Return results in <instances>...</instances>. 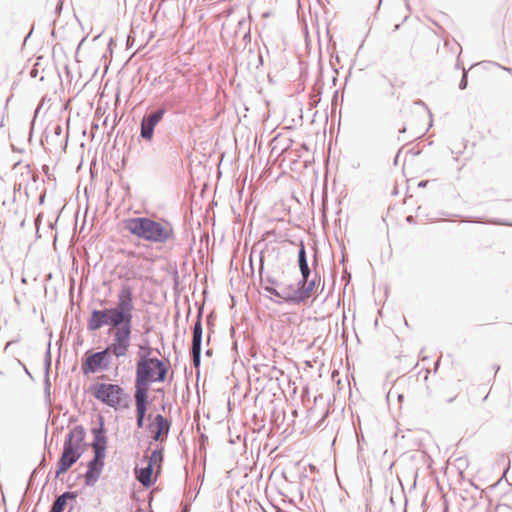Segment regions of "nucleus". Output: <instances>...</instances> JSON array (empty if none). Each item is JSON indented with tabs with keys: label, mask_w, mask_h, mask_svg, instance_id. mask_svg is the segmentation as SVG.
<instances>
[{
	"label": "nucleus",
	"mask_w": 512,
	"mask_h": 512,
	"mask_svg": "<svg viewBox=\"0 0 512 512\" xmlns=\"http://www.w3.org/2000/svg\"><path fill=\"white\" fill-rule=\"evenodd\" d=\"M468 86V71L463 68V75L459 83V88L465 90Z\"/></svg>",
	"instance_id": "obj_27"
},
{
	"label": "nucleus",
	"mask_w": 512,
	"mask_h": 512,
	"mask_svg": "<svg viewBox=\"0 0 512 512\" xmlns=\"http://www.w3.org/2000/svg\"><path fill=\"white\" fill-rule=\"evenodd\" d=\"M152 330V326L144 327V335H148Z\"/></svg>",
	"instance_id": "obj_39"
},
{
	"label": "nucleus",
	"mask_w": 512,
	"mask_h": 512,
	"mask_svg": "<svg viewBox=\"0 0 512 512\" xmlns=\"http://www.w3.org/2000/svg\"><path fill=\"white\" fill-rule=\"evenodd\" d=\"M61 133H62V127H61V125H59V124L55 125V126H54V134H55L56 136H60V135H61Z\"/></svg>",
	"instance_id": "obj_33"
},
{
	"label": "nucleus",
	"mask_w": 512,
	"mask_h": 512,
	"mask_svg": "<svg viewBox=\"0 0 512 512\" xmlns=\"http://www.w3.org/2000/svg\"><path fill=\"white\" fill-rule=\"evenodd\" d=\"M163 461V448H157L152 451L148 463H153V466L157 463L161 464Z\"/></svg>",
	"instance_id": "obj_24"
},
{
	"label": "nucleus",
	"mask_w": 512,
	"mask_h": 512,
	"mask_svg": "<svg viewBox=\"0 0 512 512\" xmlns=\"http://www.w3.org/2000/svg\"><path fill=\"white\" fill-rule=\"evenodd\" d=\"M68 139H69V134L67 133V135L65 137V146H64V148H66V146H67Z\"/></svg>",
	"instance_id": "obj_53"
},
{
	"label": "nucleus",
	"mask_w": 512,
	"mask_h": 512,
	"mask_svg": "<svg viewBox=\"0 0 512 512\" xmlns=\"http://www.w3.org/2000/svg\"><path fill=\"white\" fill-rule=\"evenodd\" d=\"M105 454L93 453V457L87 462V470L84 474V482L87 487H93L99 480L105 466Z\"/></svg>",
	"instance_id": "obj_8"
},
{
	"label": "nucleus",
	"mask_w": 512,
	"mask_h": 512,
	"mask_svg": "<svg viewBox=\"0 0 512 512\" xmlns=\"http://www.w3.org/2000/svg\"><path fill=\"white\" fill-rule=\"evenodd\" d=\"M68 505L62 494L58 495L52 503L49 512H63Z\"/></svg>",
	"instance_id": "obj_21"
},
{
	"label": "nucleus",
	"mask_w": 512,
	"mask_h": 512,
	"mask_svg": "<svg viewBox=\"0 0 512 512\" xmlns=\"http://www.w3.org/2000/svg\"><path fill=\"white\" fill-rule=\"evenodd\" d=\"M32 34V30L27 34V36L25 37L24 39V44L26 43V41L28 40V38L31 36Z\"/></svg>",
	"instance_id": "obj_50"
},
{
	"label": "nucleus",
	"mask_w": 512,
	"mask_h": 512,
	"mask_svg": "<svg viewBox=\"0 0 512 512\" xmlns=\"http://www.w3.org/2000/svg\"><path fill=\"white\" fill-rule=\"evenodd\" d=\"M113 348L107 345L100 351L88 349L81 359V370L85 376L109 370L114 356Z\"/></svg>",
	"instance_id": "obj_6"
},
{
	"label": "nucleus",
	"mask_w": 512,
	"mask_h": 512,
	"mask_svg": "<svg viewBox=\"0 0 512 512\" xmlns=\"http://www.w3.org/2000/svg\"><path fill=\"white\" fill-rule=\"evenodd\" d=\"M327 415H328V411H326L324 413V415L322 416V418L318 421V423H317L318 427H320L323 424V422H324L325 418L327 417Z\"/></svg>",
	"instance_id": "obj_36"
},
{
	"label": "nucleus",
	"mask_w": 512,
	"mask_h": 512,
	"mask_svg": "<svg viewBox=\"0 0 512 512\" xmlns=\"http://www.w3.org/2000/svg\"><path fill=\"white\" fill-rule=\"evenodd\" d=\"M32 136H33V131L31 130L29 139H31Z\"/></svg>",
	"instance_id": "obj_64"
},
{
	"label": "nucleus",
	"mask_w": 512,
	"mask_h": 512,
	"mask_svg": "<svg viewBox=\"0 0 512 512\" xmlns=\"http://www.w3.org/2000/svg\"><path fill=\"white\" fill-rule=\"evenodd\" d=\"M93 436L92 449L93 453H100L107 455L108 437L107 429L105 427V419L102 415L97 418V426L91 429Z\"/></svg>",
	"instance_id": "obj_9"
},
{
	"label": "nucleus",
	"mask_w": 512,
	"mask_h": 512,
	"mask_svg": "<svg viewBox=\"0 0 512 512\" xmlns=\"http://www.w3.org/2000/svg\"><path fill=\"white\" fill-rule=\"evenodd\" d=\"M134 290L123 283L117 293L114 306L103 309L93 308L87 320V330L94 332L108 326L113 329L112 342L114 357H126L133 337Z\"/></svg>",
	"instance_id": "obj_1"
},
{
	"label": "nucleus",
	"mask_w": 512,
	"mask_h": 512,
	"mask_svg": "<svg viewBox=\"0 0 512 512\" xmlns=\"http://www.w3.org/2000/svg\"><path fill=\"white\" fill-rule=\"evenodd\" d=\"M248 60L255 61V58H253L252 56H250V57H248Z\"/></svg>",
	"instance_id": "obj_59"
},
{
	"label": "nucleus",
	"mask_w": 512,
	"mask_h": 512,
	"mask_svg": "<svg viewBox=\"0 0 512 512\" xmlns=\"http://www.w3.org/2000/svg\"><path fill=\"white\" fill-rule=\"evenodd\" d=\"M30 75H31V77H36V75H37V70L32 69V70L30 71Z\"/></svg>",
	"instance_id": "obj_43"
},
{
	"label": "nucleus",
	"mask_w": 512,
	"mask_h": 512,
	"mask_svg": "<svg viewBox=\"0 0 512 512\" xmlns=\"http://www.w3.org/2000/svg\"><path fill=\"white\" fill-rule=\"evenodd\" d=\"M146 428L151 431L152 440L157 442L162 436H168L171 428V421L167 420L162 414H156L153 415Z\"/></svg>",
	"instance_id": "obj_10"
},
{
	"label": "nucleus",
	"mask_w": 512,
	"mask_h": 512,
	"mask_svg": "<svg viewBox=\"0 0 512 512\" xmlns=\"http://www.w3.org/2000/svg\"><path fill=\"white\" fill-rule=\"evenodd\" d=\"M73 509H74V505H73V504H70L69 509H68V511H67V512H72V511H73Z\"/></svg>",
	"instance_id": "obj_54"
},
{
	"label": "nucleus",
	"mask_w": 512,
	"mask_h": 512,
	"mask_svg": "<svg viewBox=\"0 0 512 512\" xmlns=\"http://www.w3.org/2000/svg\"><path fill=\"white\" fill-rule=\"evenodd\" d=\"M242 40L245 43V46L251 42V32H250V29L244 33Z\"/></svg>",
	"instance_id": "obj_31"
},
{
	"label": "nucleus",
	"mask_w": 512,
	"mask_h": 512,
	"mask_svg": "<svg viewBox=\"0 0 512 512\" xmlns=\"http://www.w3.org/2000/svg\"><path fill=\"white\" fill-rule=\"evenodd\" d=\"M133 398L135 402V413L148 415L147 412L153 403L149 397V390L134 386Z\"/></svg>",
	"instance_id": "obj_12"
},
{
	"label": "nucleus",
	"mask_w": 512,
	"mask_h": 512,
	"mask_svg": "<svg viewBox=\"0 0 512 512\" xmlns=\"http://www.w3.org/2000/svg\"><path fill=\"white\" fill-rule=\"evenodd\" d=\"M58 10H59V11H61V10H62V3H61V2H59V3L57 4L56 12H57Z\"/></svg>",
	"instance_id": "obj_46"
},
{
	"label": "nucleus",
	"mask_w": 512,
	"mask_h": 512,
	"mask_svg": "<svg viewBox=\"0 0 512 512\" xmlns=\"http://www.w3.org/2000/svg\"><path fill=\"white\" fill-rule=\"evenodd\" d=\"M406 132V126H403L401 129H399V133H404Z\"/></svg>",
	"instance_id": "obj_52"
},
{
	"label": "nucleus",
	"mask_w": 512,
	"mask_h": 512,
	"mask_svg": "<svg viewBox=\"0 0 512 512\" xmlns=\"http://www.w3.org/2000/svg\"><path fill=\"white\" fill-rule=\"evenodd\" d=\"M297 263H298V267H299L301 276H303L305 278H309L312 271L308 264L306 246L303 241H300V244H299L298 253H297Z\"/></svg>",
	"instance_id": "obj_13"
},
{
	"label": "nucleus",
	"mask_w": 512,
	"mask_h": 512,
	"mask_svg": "<svg viewBox=\"0 0 512 512\" xmlns=\"http://www.w3.org/2000/svg\"><path fill=\"white\" fill-rule=\"evenodd\" d=\"M488 223L497 224V225L512 226L511 223H509L507 221H504V220H500V219H494V220L488 221Z\"/></svg>",
	"instance_id": "obj_30"
},
{
	"label": "nucleus",
	"mask_w": 512,
	"mask_h": 512,
	"mask_svg": "<svg viewBox=\"0 0 512 512\" xmlns=\"http://www.w3.org/2000/svg\"><path fill=\"white\" fill-rule=\"evenodd\" d=\"M37 474H38V468H35V469L31 472V474H30V476H29L28 483H27V489H29V488H31V487H32V485H33V483H34V480H35V478H36Z\"/></svg>",
	"instance_id": "obj_29"
},
{
	"label": "nucleus",
	"mask_w": 512,
	"mask_h": 512,
	"mask_svg": "<svg viewBox=\"0 0 512 512\" xmlns=\"http://www.w3.org/2000/svg\"><path fill=\"white\" fill-rule=\"evenodd\" d=\"M454 399H455L454 397H453V398H449V399L447 400V402H448V403H451Z\"/></svg>",
	"instance_id": "obj_57"
},
{
	"label": "nucleus",
	"mask_w": 512,
	"mask_h": 512,
	"mask_svg": "<svg viewBox=\"0 0 512 512\" xmlns=\"http://www.w3.org/2000/svg\"><path fill=\"white\" fill-rule=\"evenodd\" d=\"M62 496L65 498L67 503L70 501V504H75L77 501V498L79 496V492L77 491H65L62 493Z\"/></svg>",
	"instance_id": "obj_26"
},
{
	"label": "nucleus",
	"mask_w": 512,
	"mask_h": 512,
	"mask_svg": "<svg viewBox=\"0 0 512 512\" xmlns=\"http://www.w3.org/2000/svg\"><path fill=\"white\" fill-rule=\"evenodd\" d=\"M203 308H200L192 327V345H202L203 340Z\"/></svg>",
	"instance_id": "obj_15"
},
{
	"label": "nucleus",
	"mask_w": 512,
	"mask_h": 512,
	"mask_svg": "<svg viewBox=\"0 0 512 512\" xmlns=\"http://www.w3.org/2000/svg\"><path fill=\"white\" fill-rule=\"evenodd\" d=\"M263 289L272 294L273 296H275L277 299H272V301L276 304H282L284 303L283 301V297L285 296L286 292H280L278 291L275 286H272V285H268V284H263Z\"/></svg>",
	"instance_id": "obj_19"
},
{
	"label": "nucleus",
	"mask_w": 512,
	"mask_h": 512,
	"mask_svg": "<svg viewBox=\"0 0 512 512\" xmlns=\"http://www.w3.org/2000/svg\"><path fill=\"white\" fill-rule=\"evenodd\" d=\"M51 363H52L51 342L49 341L47 344V349H46L45 357H44V375L50 374Z\"/></svg>",
	"instance_id": "obj_23"
},
{
	"label": "nucleus",
	"mask_w": 512,
	"mask_h": 512,
	"mask_svg": "<svg viewBox=\"0 0 512 512\" xmlns=\"http://www.w3.org/2000/svg\"><path fill=\"white\" fill-rule=\"evenodd\" d=\"M44 199H45V196H44V195L40 196V198H39V203H40V204H42V203L44 202Z\"/></svg>",
	"instance_id": "obj_51"
},
{
	"label": "nucleus",
	"mask_w": 512,
	"mask_h": 512,
	"mask_svg": "<svg viewBox=\"0 0 512 512\" xmlns=\"http://www.w3.org/2000/svg\"><path fill=\"white\" fill-rule=\"evenodd\" d=\"M86 434V429L83 425H76L68 432L64 439L62 452L57 460L56 478L68 472L82 457L88 446Z\"/></svg>",
	"instance_id": "obj_4"
},
{
	"label": "nucleus",
	"mask_w": 512,
	"mask_h": 512,
	"mask_svg": "<svg viewBox=\"0 0 512 512\" xmlns=\"http://www.w3.org/2000/svg\"><path fill=\"white\" fill-rule=\"evenodd\" d=\"M191 359L195 368H199L201 364L202 345H191Z\"/></svg>",
	"instance_id": "obj_20"
},
{
	"label": "nucleus",
	"mask_w": 512,
	"mask_h": 512,
	"mask_svg": "<svg viewBox=\"0 0 512 512\" xmlns=\"http://www.w3.org/2000/svg\"><path fill=\"white\" fill-rule=\"evenodd\" d=\"M20 189H21V184L14 185V193H15L16 191H20Z\"/></svg>",
	"instance_id": "obj_44"
},
{
	"label": "nucleus",
	"mask_w": 512,
	"mask_h": 512,
	"mask_svg": "<svg viewBox=\"0 0 512 512\" xmlns=\"http://www.w3.org/2000/svg\"><path fill=\"white\" fill-rule=\"evenodd\" d=\"M382 78L387 80V82L389 83V86H390V91L388 92V95L390 96H393L394 95V84L392 83V81L390 79H388L385 75H382Z\"/></svg>",
	"instance_id": "obj_32"
},
{
	"label": "nucleus",
	"mask_w": 512,
	"mask_h": 512,
	"mask_svg": "<svg viewBox=\"0 0 512 512\" xmlns=\"http://www.w3.org/2000/svg\"><path fill=\"white\" fill-rule=\"evenodd\" d=\"M258 273H259L261 285H263L264 283L268 284V285H272V286L279 285V281L276 278H274L273 276H271L270 274H266L264 276V257L262 254L260 255V267H259Z\"/></svg>",
	"instance_id": "obj_18"
},
{
	"label": "nucleus",
	"mask_w": 512,
	"mask_h": 512,
	"mask_svg": "<svg viewBox=\"0 0 512 512\" xmlns=\"http://www.w3.org/2000/svg\"><path fill=\"white\" fill-rule=\"evenodd\" d=\"M401 150L398 151L397 155L395 156L394 158V164L397 165L398 163V158H399V154H400Z\"/></svg>",
	"instance_id": "obj_42"
},
{
	"label": "nucleus",
	"mask_w": 512,
	"mask_h": 512,
	"mask_svg": "<svg viewBox=\"0 0 512 512\" xmlns=\"http://www.w3.org/2000/svg\"><path fill=\"white\" fill-rule=\"evenodd\" d=\"M407 19H408V16H405L402 22L407 21Z\"/></svg>",
	"instance_id": "obj_61"
},
{
	"label": "nucleus",
	"mask_w": 512,
	"mask_h": 512,
	"mask_svg": "<svg viewBox=\"0 0 512 512\" xmlns=\"http://www.w3.org/2000/svg\"><path fill=\"white\" fill-rule=\"evenodd\" d=\"M89 391L96 400L115 410L130 407V395L119 384L96 382L90 385Z\"/></svg>",
	"instance_id": "obj_5"
},
{
	"label": "nucleus",
	"mask_w": 512,
	"mask_h": 512,
	"mask_svg": "<svg viewBox=\"0 0 512 512\" xmlns=\"http://www.w3.org/2000/svg\"><path fill=\"white\" fill-rule=\"evenodd\" d=\"M76 420H77V417H75V416H71V417L69 418V423H73V422H75Z\"/></svg>",
	"instance_id": "obj_45"
},
{
	"label": "nucleus",
	"mask_w": 512,
	"mask_h": 512,
	"mask_svg": "<svg viewBox=\"0 0 512 512\" xmlns=\"http://www.w3.org/2000/svg\"><path fill=\"white\" fill-rule=\"evenodd\" d=\"M427 183H428V181H426V180H422V181H420V182L418 183V187H419V188H424V187H426Z\"/></svg>",
	"instance_id": "obj_38"
},
{
	"label": "nucleus",
	"mask_w": 512,
	"mask_h": 512,
	"mask_svg": "<svg viewBox=\"0 0 512 512\" xmlns=\"http://www.w3.org/2000/svg\"><path fill=\"white\" fill-rule=\"evenodd\" d=\"M503 69L505 71H507L508 73L512 74V68H510V67H503Z\"/></svg>",
	"instance_id": "obj_47"
},
{
	"label": "nucleus",
	"mask_w": 512,
	"mask_h": 512,
	"mask_svg": "<svg viewBox=\"0 0 512 512\" xmlns=\"http://www.w3.org/2000/svg\"><path fill=\"white\" fill-rule=\"evenodd\" d=\"M205 355L208 356V357H211L213 355V350L212 349H207L205 351Z\"/></svg>",
	"instance_id": "obj_40"
},
{
	"label": "nucleus",
	"mask_w": 512,
	"mask_h": 512,
	"mask_svg": "<svg viewBox=\"0 0 512 512\" xmlns=\"http://www.w3.org/2000/svg\"><path fill=\"white\" fill-rule=\"evenodd\" d=\"M308 282V278H305L301 276V279L296 283V285H289L288 286V292H286L285 296L283 297V301L286 304L290 305V297L297 291V290H303V288L306 287Z\"/></svg>",
	"instance_id": "obj_17"
},
{
	"label": "nucleus",
	"mask_w": 512,
	"mask_h": 512,
	"mask_svg": "<svg viewBox=\"0 0 512 512\" xmlns=\"http://www.w3.org/2000/svg\"><path fill=\"white\" fill-rule=\"evenodd\" d=\"M403 398V395L402 394H399L398 395V399L401 400Z\"/></svg>",
	"instance_id": "obj_58"
},
{
	"label": "nucleus",
	"mask_w": 512,
	"mask_h": 512,
	"mask_svg": "<svg viewBox=\"0 0 512 512\" xmlns=\"http://www.w3.org/2000/svg\"><path fill=\"white\" fill-rule=\"evenodd\" d=\"M14 342H16V341H15V340L9 341V342L6 344V348H7L8 346H10V345H11L12 343H14Z\"/></svg>",
	"instance_id": "obj_56"
},
{
	"label": "nucleus",
	"mask_w": 512,
	"mask_h": 512,
	"mask_svg": "<svg viewBox=\"0 0 512 512\" xmlns=\"http://www.w3.org/2000/svg\"><path fill=\"white\" fill-rule=\"evenodd\" d=\"M210 342V335L207 336V343Z\"/></svg>",
	"instance_id": "obj_63"
},
{
	"label": "nucleus",
	"mask_w": 512,
	"mask_h": 512,
	"mask_svg": "<svg viewBox=\"0 0 512 512\" xmlns=\"http://www.w3.org/2000/svg\"><path fill=\"white\" fill-rule=\"evenodd\" d=\"M414 104L415 105H420L422 107H424V109L426 110V112L428 113L429 117H430V124L429 126L432 125V113L430 111V109L428 108V106L425 104V102H423L422 100L418 99L416 101H414Z\"/></svg>",
	"instance_id": "obj_28"
},
{
	"label": "nucleus",
	"mask_w": 512,
	"mask_h": 512,
	"mask_svg": "<svg viewBox=\"0 0 512 512\" xmlns=\"http://www.w3.org/2000/svg\"><path fill=\"white\" fill-rule=\"evenodd\" d=\"M41 218H42V213L38 214L37 218H36V223L41 221Z\"/></svg>",
	"instance_id": "obj_49"
},
{
	"label": "nucleus",
	"mask_w": 512,
	"mask_h": 512,
	"mask_svg": "<svg viewBox=\"0 0 512 512\" xmlns=\"http://www.w3.org/2000/svg\"><path fill=\"white\" fill-rule=\"evenodd\" d=\"M19 363L23 366L25 374L28 375L31 379H33V376L31 372L28 370V368L22 362L19 361Z\"/></svg>",
	"instance_id": "obj_35"
},
{
	"label": "nucleus",
	"mask_w": 512,
	"mask_h": 512,
	"mask_svg": "<svg viewBox=\"0 0 512 512\" xmlns=\"http://www.w3.org/2000/svg\"><path fill=\"white\" fill-rule=\"evenodd\" d=\"M46 465H47V463H46V459H45V456L43 455V456H42V459H41V461H40V463H39V466H38L37 468H38V470H39L40 468H43V467H45Z\"/></svg>",
	"instance_id": "obj_34"
},
{
	"label": "nucleus",
	"mask_w": 512,
	"mask_h": 512,
	"mask_svg": "<svg viewBox=\"0 0 512 512\" xmlns=\"http://www.w3.org/2000/svg\"><path fill=\"white\" fill-rule=\"evenodd\" d=\"M100 36H101V33H100V34H98V35L94 38V40H96V39L100 38Z\"/></svg>",
	"instance_id": "obj_60"
},
{
	"label": "nucleus",
	"mask_w": 512,
	"mask_h": 512,
	"mask_svg": "<svg viewBox=\"0 0 512 512\" xmlns=\"http://www.w3.org/2000/svg\"><path fill=\"white\" fill-rule=\"evenodd\" d=\"M320 282V276L317 272L314 273V277L312 279L308 278V282L303 290H297L290 297V305H301L305 304L309 298L313 295L315 290L317 289Z\"/></svg>",
	"instance_id": "obj_11"
},
{
	"label": "nucleus",
	"mask_w": 512,
	"mask_h": 512,
	"mask_svg": "<svg viewBox=\"0 0 512 512\" xmlns=\"http://www.w3.org/2000/svg\"><path fill=\"white\" fill-rule=\"evenodd\" d=\"M12 149H13L14 152H18V153H23L24 152L23 149L17 148L15 146H13Z\"/></svg>",
	"instance_id": "obj_41"
},
{
	"label": "nucleus",
	"mask_w": 512,
	"mask_h": 512,
	"mask_svg": "<svg viewBox=\"0 0 512 512\" xmlns=\"http://www.w3.org/2000/svg\"><path fill=\"white\" fill-rule=\"evenodd\" d=\"M43 384H44V400H45L46 405L50 406L52 404L50 375H44Z\"/></svg>",
	"instance_id": "obj_22"
},
{
	"label": "nucleus",
	"mask_w": 512,
	"mask_h": 512,
	"mask_svg": "<svg viewBox=\"0 0 512 512\" xmlns=\"http://www.w3.org/2000/svg\"><path fill=\"white\" fill-rule=\"evenodd\" d=\"M153 470V463H147L145 467H142L141 469L136 471V479L145 488H149L156 482V479L153 478Z\"/></svg>",
	"instance_id": "obj_14"
},
{
	"label": "nucleus",
	"mask_w": 512,
	"mask_h": 512,
	"mask_svg": "<svg viewBox=\"0 0 512 512\" xmlns=\"http://www.w3.org/2000/svg\"><path fill=\"white\" fill-rule=\"evenodd\" d=\"M400 26H401V24H400V23H399V24H396V25L394 26L393 31H398V30L400 29Z\"/></svg>",
	"instance_id": "obj_48"
},
{
	"label": "nucleus",
	"mask_w": 512,
	"mask_h": 512,
	"mask_svg": "<svg viewBox=\"0 0 512 512\" xmlns=\"http://www.w3.org/2000/svg\"><path fill=\"white\" fill-rule=\"evenodd\" d=\"M112 43H113V39H110L109 47L112 45Z\"/></svg>",
	"instance_id": "obj_62"
},
{
	"label": "nucleus",
	"mask_w": 512,
	"mask_h": 512,
	"mask_svg": "<svg viewBox=\"0 0 512 512\" xmlns=\"http://www.w3.org/2000/svg\"><path fill=\"white\" fill-rule=\"evenodd\" d=\"M248 54H249L248 57L252 56L253 58H255V61L248 60V62H247V67L249 70H251V69L257 70L263 66L264 59H263V55L261 52H256L254 50V48L249 47Z\"/></svg>",
	"instance_id": "obj_16"
},
{
	"label": "nucleus",
	"mask_w": 512,
	"mask_h": 512,
	"mask_svg": "<svg viewBox=\"0 0 512 512\" xmlns=\"http://www.w3.org/2000/svg\"><path fill=\"white\" fill-rule=\"evenodd\" d=\"M406 221L410 224L415 223V219L412 215L407 216Z\"/></svg>",
	"instance_id": "obj_37"
},
{
	"label": "nucleus",
	"mask_w": 512,
	"mask_h": 512,
	"mask_svg": "<svg viewBox=\"0 0 512 512\" xmlns=\"http://www.w3.org/2000/svg\"><path fill=\"white\" fill-rule=\"evenodd\" d=\"M152 417H153V414L141 415L140 413H135L137 428L138 429H143L144 427H146V425H145L146 419L151 421Z\"/></svg>",
	"instance_id": "obj_25"
},
{
	"label": "nucleus",
	"mask_w": 512,
	"mask_h": 512,
	"mask_svg": "<svg viewBox=\"0 0 512 512\" xmlns=\"http://www.w3.org/2000/svg\"><path fill=\"white\" fill-rule=\"evenodd\" d=\"M154 352L161 355L158 348L151 346L147 337L143 338L137 351L134 386L150 390L152 384L167 380L169 362L153 356Z\"/></svg>",
	"instance_id": "obj_2"
},
{
	"label": "nucleus",
	"mask_w": 512,
	"mask_h": 512,
	"mask_svg": "<svg viewBox=\"0 0 512 512\" xmlns=\"http://www.w3.org/2000/svg\"><path fill=\"white\" fill-rule=\"evenodd\" d=\"M123 225L132 236L153 244H166L176 238L173 224L162 217H131Z\"/></svg>",
	"instance_id": "obj_3"
},
{
	"label": "nucleus",
	"mask_w": 512,
	"mask_h": 512,
	"mask_svg": "<svg viewBox=\"0 0 512 512\" xmlns=\"http://www.w3.org/2000/svg\"><path fill=\"white\" fill-rule=\"evenodd\" d=\"M166 113L167 108L165 106H160L150 112H147L140 121L139 138L151 143L154 138L155 128Z\"/></svg>",
	"instance_id": "obj_7"
},
{
	"label": "nucleus",
	"mask_w": 512,
	"mask_h": 512,
	"mask_svg": "<svg viewBox=\"0 0 512 512\" xmlns=\"http://www.w3.org/2000/svg\"><path fill=\"white\" fill-rule=\"evenodd\" d=\"M190 511V508L188 506H186L185 508H183V510L181 512H189Z\"/></svg>",
	"instance_id": "obj_55"
}]
</instances>
